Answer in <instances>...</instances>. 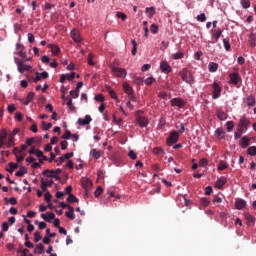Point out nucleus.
<instances>
[{"label":"nucleus","mask_w":256,"mask_h":256,"mask_svg":"<svg viewBox=\"0 0 256 256\" xmlns=\"http://www.w3.org/2000/svg\"><path fill=\"white\" fill-rule=\"evenodd\" d=\"M44 249H45V247L43 246V244L39 243V244H37V246L34 249V254L41 255V254H43Z\"/></svg>","instance_id":"393cba45"},{"label":"nucleus","mask_w":256,"mask_h":256,"mask_svg":"<svg viewBox=\"0 0 256 256\" xmlns=\"http://www.w3.org/2000/svg\"><path fill=\"white\" fill-rule=\"evenodd\" d=\"M210 73H215L219 69V65L215 62H210L208 65Z\"/></svg>","instance_id":"a878e982"},{"label":"nucleus","mask_w":256,"mask_h":256,"mask_svg":"<svg viewBox=\"0 0 256 256\" xmlns=\"http://www.w3.org/2000/svg\"><path fill=\"white\" fill-rule=\"evenodd\" d=\"M111 71L115 77H120L122 79H125L127 77V70L125 68H120L115 64L111 65Z\"/></svg>","instance_id":"7ed1b4c3"},{"label":"nucleus","mask_w":256,"mask_h":256,"mask_svg":"<svg viewBox=\"0 0 256 256\" xmlns=\"http://www.w3.org/2000/svg\"><path fill=\"white\" fill-rule=\"evenodd\" d=\"M42 174L46 175V177L54 178L56 181L61 180V177H59V175H61V168H57L56 170L46 169L43 170Z\"/></svg>","instance_id":"20e7f679"},{"label":"nucleus","mask_w":256,"mask_h":256,"mask_svg":"<svg viewBox=\"0 0 256 256\" xmlns=\"http://www.w3.org/2000/svg\"><path fill=\"white\" fill-rule=\"evenodd\" d=\"M249 45L252 48L256 47V35L254 33H251L249 36Z\"/></svg>","instance_id":"cd10ccee"},{"label":"nucleus","mask_w":256,"mask_h":256,"mask_svg":"<svg viewBox=\"0 0 256 256\" xmlns=\"http://www.w3.org/2000/svg\"><path fill=\"white\" fill-rule=\"evenodd\" d=\"M146 13H148L149 19L155 15V7L146 8Z\"/></svg>","instance_id":"e433bc0d"},{"label":"nucleus","mask_w":256,"mask_h":256,"mask_svg":"<svg viewBox=\"0 0 256 256\" xmlns=\"http://www.w3.org/2000/svg\"><path fill=\"white\" fill-rule=\"evenodd\" d=\"M217 117H218V119H220V121H225V119H227V114H225V112H223L221 110H218Z\"/></svg>","instance_id":"f704fd0d"},{"label":"nucleus","mask_w":256,"mask_h":256,"mask_svg":"<svg viewBox=\"0 0 256 256\" xmlns=\"http://www.w3.org/2000/svg\"><path fill=\"white\" fill-rule=\"evenodd\" d=\"M180 77L183 81H185L188 85H193L195 83V78L193 74L187 68H183L180 72Z\"/></svg>","instance_id":"f257e3e1"},{"label":"nucleus","mask_w":256,"mask_h":256,"mask_svg":"<svg viewBox=\"0 0 256 256\" xmlns=\"http://www.w3.org/2000/svg\"><path fill=\"white\" fill-rule=\"evenodd\" d=\"M214 135L217 139H225V130L223 128H217Z\"/></svg>","instance_id":"4be33fe9"},{"label":"nucleus","mask_w":256,"mask_h":256,"mask_svg":"<svg viewBox=\"0 0 256 256\" xmlns=\"http://www.w3.org/2000/svg\"><path fill=\"white\" fill-rule=\"evenodd\" d=\"M174 60L183 59V52H176L172 55Z\"/></svg>","instance_id":"603ef678"},{"label":"nucleus","mask_w":256,"mask_h":256,"mask_svg":"<svg viewBox=\"0 0 256 256\" xmlns=\"http://www.w3.org/2000/svg\"><path fill=\"white\" fill-rule=\"evenodd\" d=\"M250 141L251 140L249 139V137L243 136L242 139L240 140V146L242 147V149H247V147H249Z\"/></svg>","instance_id":"412c9836"},{"label":"nucleus","mask_w":256,"mask_h":256,"mask_svg":"<svg viewBox=\"0 0 256 256\" xmlns=\"http://www.w3.org/2000/svg\"><path fill=\"white\" fill-rule=\"evenodd\" d=\"M131 43H132V51H131V54L132 55H137V41L135 40H131Z\"/></svg>","instance_id":"a18cd8bd"},{"label":"nucleus","mask_w":256,"mask_h":256,"mask_svg":"<svg viewBox=\"0 0 256 256\" xmlns=\"http://www.w3.org/2000/svg\"><path fill=\"white\" fill-rule=\"evenodd\" d=\"M230 83H232V85H237V83H239V74L237 73L230 74Z\"/></svg>","instance_id":"b1692460"},{"label":"nucleus","mask_w":256,"mask_h":256,"mask_svg":"<svg viewBox=\"0 0 256 256\" xmlns=\"http://www.w3.org/2000/svg\"><path fill=\"white\" fill-rule=\"evenodd\" d=\"M160 153H165V151L162 148L156 147L153 149L154 155H160Z\"/></svg>","instance_id":"052dcab7"},{"label":"nucleus","mask_w":256,"mask_h":256,"mask_svg":"<svg viewBox=\"0 0 256 256\" xmlns=\"http://www.w3.org/2000/svg\"><path fill=\"white\" fill-rule=\"evenodd\" d=\"M91 121H93V119L91 118V116L86 115L85 118H79L77 120L78 125H80L81 127H85V125H89V123H91Z\"/></svg>","instance_id":"9d476101"},{"label":"nucleus","mask_w":256,"mask_h":256,"mask_svg":"<svg viewBox=\"0 0 256 256\" xmlns=\"http://www.w3.org/2000/svg\"><path fill=\"white\" fill-rule=\"evenodd\" d=\"M25 173H27V168H25V166H21L19 171H17L15 173L16 177H23L25 175Z\"/></svg>","instance_id":"2f4dec72"},{"label":"nucleus","mask_w":256,"mask_h":256,"mask_svg":"<svg viewBox=\"0 0 256 256\" xmlns=\"http://www.w3.org/2000/svg\"><path fill=\"white\" fill-rule=\"evenodd\" d=\"M68 209H69V211L66 212V217H68V219H72V220L75 219V212H74L73 207L68 206Z\"/></svg>","instance_id":"7c9ffc66"},{"label":"nucleus","mask_w":256,"mask_h":256,"mask_svg":"<svg viewBox=\"0 0 256 256\" xmlns=\"http://www.w3.org/2000/svg\"><path fill=\"white\" fill-rule=\"evenodd\" d=\"M128 157H130V159L135 161V159H137V153H135V151H133V150H129L128 151Z\"/></svg>","instance_id":"5fc2aeb1"},{"label":"nucleus","mask_w":256,"mask_h":256,"mask_svg":"<svg viewBox=\"0 0 256 256\" xmlns=\"http://www.w3.org/2000/svg\"><path fill=\"white\" fill-rule=\"evenodd\" d=\"M153 81H155V78L149 77V78H147V79L144 81V83H145L146 85H153Z\"/></svg>","instance_id":"338daca9"},{"label":"nucleus","mask_w":256,"mask_h":256,"mask_svg":"<svg viewBox=\"0 0 256 256\" xmlns=\"http://www.w3.org/2000/svg\"><path fill=\"white\" fill-rule=\"evenodd\" d=\"M71 157H73V152L70 153H66L64 155H62L60 158H58L56 160L57 165H61V163H64V161H67V159H71Z\"/></svg>","instance_id":"ddd939ff"},{"label":"nucleus","mask_w":256,"mask_h":256,"mask_svg":"<svg viewBox=\"0 0 256 256\" xmlns=\"http://www.w3.org/2000/svg\"><path fill=\"white\" fill-rule=\"evenodd\" d=\"M51 127H53V124L47 123L45 121L42 122V129H43V131H49V129H51Z\"/></svg>","instance_id":"37998d69"},{"label":"nucleus","mask_w":256,"mask_h":256,"mask_svg":"<svg viewBox=\"0 0 256 256\" xmlns=\"http://www.w3.org/2000/svg\"><path fill=\"white\" fill-rule=\"evenodd\" d=\"M82 183V187L84 189H89V187H91L93 185V182H91V179L87 178V177H83L81 180Z\"/></svg>","instance_id":"dca6fc26"},{"label":"nucleus","mask_w":256,"mask_h":256,"mask_svg":"<svg viewBox=\"0 0 256 256\" xmlns=\"http://www.w3.org/2000/svg\"><path fill=\"white\" fill-rule=\"evenodd\" d=\"M9 133H7V130L5 128L0 130V149H3L5 145H7V142L5 140L7 139Z\"/></svg>","instance_id":"6e6552de"},{"label":"nucleus","mask_w":256,"mask_h":256,"mask_svg":"<svg viewBox=\"0 0 256 256\" xmlns=\"http://www.w3.org/2000/svg\"><path fill=\"white\" fill-rule=\"evenodd\" d=\"M7 142L5 144V146L10 149V147H14L15 146V136H11L10 134H8L7 136Z\"/></svg>","instance_id":"aec40b11"},{"label":"nucleus","mask_w":256,"mask_h":256,"mask_svg":"<svg viewBox=\"0 0 256 256\" xmlns=\"http://www.w3.org/2000/svg\"><path fill=\"white\" fill-rule=\"evenodd\" d=\"M106 88H107V91H108L111 99H114L115 101H119V98L117 97V93H115L113 91V89H111V86H106Z\"/></svg>","instance_id":"bb28decb"},{"label":"nucleus","mask_w":256,"mask_h":256,"mask_svg":"<svg viewBox=\"0 0 256 256\" xmlns=\"http://www.w3.org/2000/svg\"><path fill=\"white\" fill-rule=\"evenodd\" d=\"M212 99H219L221 97V86L217 84L216 82L213 83L212 85Z\"/></svg>","instance_id":"0eeeda50"},{"label":"nucleus","mask_w":256,"mask_h":256,"mask_svg":"<svg viewBox=\"0 0 256 256\" xmlns=\"http://www.w3.org/2000/svg\"><path fill=\"white\" fill-rule=\"evenodd\" d=\"M226 127H227L228 133H231L233 131V127H235V124L233 123V121H228L226 123Z\"/></svg>","instance_id":"de8ad7c7"},{"label":"nucleus","mask_w":256,"mask_h":256,"mask_svg":"<svg viewBox=\"0 0 256 256\" xmlns=\"http://www.w3.org/2000/svg\"><path fill=\"white\" fill-rule=\"evenodd\" d=\"M116 17H117V19H121L122 21H125L127 19V14H125L123 12H117Z\"/></svg>","instance_id":"8fccbe9b"},{"label":"nucleus","mask_w":256,"mask_h":256,"mask_svg":"<svg viewBox=\"0 0 256 256\" xmlns=\"http://www.w3.org/2000/svg\"><path fill=\"white\" fill-rule=\"evenodd\" d=\"M150 31H151V33H153V35H157V33L159 31V26H157L156 24H152L150 26Z\"/></svg>","instance_id":"09e8293b"},{"label":"nucleus","mask_w":256,"mask_h":256,"mask_svg":"<svg viewBox=\"0 0 256 256\" xmlns=\"http://www.w3.org/2000/svg\"><path fill=\"white\" fill-rule=\"evenodd\" d=\"M244 218L247 221V225H249L250 223H255V217L251 216V214H245Z\"/></svg>","instance_id":"c9c22d12"},{"label":"nucleus","mask_w":256,"mask_h":256,"mask_svg":"<svg viewBox=\"0 0 256 256\" xmlns=\"http://www.w3.org/2000/svg\"><path fill=\"white\" fill-rule=\"evenodd\" d=\"M197 21H200V23H205L207 21V16L205 13H201L196 17Z\"/></svg>","instance_id":"79ce46f5"},{"label":"nucleus","mask_w":256,"mask_h":256,"mask_svg":"<svg viewBox=\"0 0 256 256\" xmlns=\"http://www.w3.org/2000/svg\"><path fill=\"white\" fill-rule=\"evenodd\" d=\"M160 69L162 73H165L166 75L171 73V66L169 65V63H167V61H162L160 63Z\"/></svg>","instance_id":"9b49d317"},{"label":"nucleus","mask_w":256,"mask_h":256,"mask_svg":"<svg viewBox=\"0 0 256 256\" xmlns=\"http://www.w3.org/2000/svg\"><path fill=\"white\" fill-rule=\"evenodd\" d=\"M240 3L243 9H249L251 7V2L249 0H241Z\"/></svg>","instance_id":"ea45409f"},{"label":"nucleus","mask_w":256,"mask_h":256,"mask_svg":"<svg viewBox=\"0 0 256 256\" xmlns=\"http://www.w3.org/2000/svg\"><path fill=\"white\" fill-rule=\"evenodd\" d=\"M41 217L44 219V221L51 223V221L55 219V214L53 212H47L46 214H41Z\"/></svg>","instance_id":"2eb2a0df"},{"label":"nucleus","mask_w":256,"mask_h":256,"mask_svg":"<svg viewBox=\"0 0 256 256\" xmlns=\"http://www.w3.org/2000/svg\"><path fill=\"white\" fill-rule=\"evenodd\" d=\"M14 63L17 66L18 72H20L21 74L25 73V71H30L33 69V66L23 64V60L17 58L16 56H14Z\"/></svg>","instance_id":"f03ea898"},{"label":"nucleus","mask_w":256,"mask_h":256,"mask_svg":"<svg viewBox=\"0 0 256 256\" xmlns=\"http://www.w3.org/2000/svg\"><path fill=\"white\" fill-rule=\"evenodd\" d=\"M68 81H73L75 79V72H71L70 74H64Z\"/></svg>","instance_id":"e2e57ef3"},{"label":"nucleus","mask_w":256,"mask_h":256,"mask_svg":"<svg viewBox=\"0 0 256 256\" xmlns=\"http://www.w3.org/2000/svg\"><path fill=\"white\" fill-rule=\"evenodd\" d=\"M47 77H49V73H47V71H44L42 73L36 72V77L33 79V81L34 83H37L42 79H47Z\"/></svg>","instance_id":"f8f14e48"},{"label":"nucleus","mask_w":256,"mask_h":256,"mask_svg":"<svg viewBox=\"0 0 256 256\" xmlns=\"http://www.w3.org/2000/svg\"><path fill=\"white\" fill-rule=\"evenodd\" d=\"M223 45L226 51H230L231 50V44L229 43V40L224 39L223 40Z\"/></svg>","instance_id":"864d4df0"},{"label":"nucleus","mask_w":256,"mask_h":256,"mask_svg":"<svg viewBox=\"0 0 256 256\" xmlns=\"http://www.w3.org/2000/svg\"><path fill=\"white\" fill-rule=\"evenodd\" d=\"M71 37H72L73 41H75L76 43H80V41H81V34L79 33V31L72 30L71 31Z\"/></svg>","instance_id":"a211bd4d"},{"label":"nucleus","mask_w":256,"mask_h":256,"mask_svg":"<svg viewBox=\"0 0 256 256\" xmlns=\"http://www.w3.org/2000/svg\"><path fill=\"white\" fill-rule=\"evenodd\" d=\"M22 151H27V144L21 145V150H18L17 148H14V154L17 155V153H22Z\"/></svg>","instance_id":"3c124183"},{"label":"nucleus","mask_w":256,"mask_h":256,"mask_svg":"<svg viewBox=\"0 0 256 256\" xmlns=\"http://www.w3.org/2000/svg\"><path fill=\"white\" fill-rule=\"evenodd\" d=\"M199 165H200V167H207V165H209V161H207L206 158H202L199 161Z\"/></svg>","instance_id":"6e6d98bb"},{"label":"nucleus","mask_w":256,"mask_h":256,"mask_svg":"<svg viewBox=\"0 0 256 256\" xmlns=\"http://www.w3.org/2000/svg\"><path fill=\"white\" fill-rule=\"evenodd\" d=\"M9 167H10V169H8V172L13 173V171H15V169H17L19 167V165L17 163L10 162Z\"/></svg>","instance_id":"c03bdc74"},{"label":"nucleus","mask_w":256,"mask_h":256,"mask_svg":"<svg viewBox=\"0 0 256 256\" xmlns=\"http://www.w3.org/2000/svg\"><path fill=\"white\" fill-rule=\"evenodd\" d=\"M249 125H251V122L247 120V118H241L238 123L239 133H247V129H249Z\"/></svg>","instance_id":"39448f33"},{"label":"nucleus","mask_w":256,"mask_h":256,"mask_svg":"<svg viewBox=\"0 0 256 256\" xmlns=\"http://www.w3.org/2000/svg\"><path fill=\"white\" fill-rule=\"evenodd\" d=\"M113 121H114L117 125H121V123H123V119H122V118H117V116H113Z\"/></svg>","instance_id":"774afa93"},{"label":"nucleus","mask_w":256,"mask_h":256,"mask_svg":"<svg viewBox=\"0 0 256 256\" xmlns=\"http://www.w3.org/2000/svg\"><path fill=\"white\" fill-rule=\"evenodd\" d=\"M42 191H47V187H53V180L50 181H44L43 179L41 180V185H40Z\"/></svg>","instance_id":"6ab92c4d"},{"label":"nucleus","mask_w":256,"mask_h":256,"mask_svg":"<svg viewBox=\"0 0 256 256\" xmlns=\"http://www.w3.org/2000/svg\"><path fill=\"white\" fill-rule=\"evenodd\" d=\"M35 225H38V229H46L47 228V224L45 222H39V220L35 221Z\"/></svg>","instance_id":"49530a36"},{"label":"nucleus","mask_w":256,"mask_h":256,"mask_svg":"<svg viewBox=\"0 0 256 256\" xmlns=\"http://www.w3.org/2000/svg\"><path fill=\"white\" fill-rule=\"evenodd\" d=\"M42 237H41V233L40 232H35L34 233V240L36 243H39V241H41Z\"/></svg>","instance_id":"680f3d73"},{"label":"nucleus","mask_w":256,"mask_h":256,"mask_svg":"<svg viewBox=\"0 0 256 256\" xmlns=\"http://www.w3.org/2000/svg\"><path fill=\"white\" fill-rule=\"evenodd\" d=\"M70 95L73 99H78L79 98V91L78 90H71Z\"/></svg>","instance_id":"4d7b16f0"},{"label":"nucleus","mask_w":256,"mask_h":256,"mask_svg":"<svg viewBox=\"0 0 256 256\" xmlns=\"http://www.w3.org/2000/svg\"><path fill=\"white\" fill-rule=\"evenodd\" d=\"M225 183H227V178H225V177H220V178H218L217 180H216V182H215V187L217 188V189H223V186L225 185Z\"/></svg>","instance_id":"4468645a"},{"label":"nucleus","mask_w":256,"mask_h":256,"mask_svg":"<svg viewBox=\"0 0 256 256\" xmlns=\"http://www.w3.org/2000/svg\"><path fill=\"white\" fill-rule=\"evenodd\" d=\"M71 137H72L71 131L66 130L64 135L62 136V139L69 140V139H71Z\"/></svg>","instance_id":"bf43d9fd"},{"label":"nucleus","mask_w":256,"mask_h":256,"mask_svg":"<svg viewBox=\"0 0 256 256\" xmlns=\"http://www.w3.org/2000/svg\"><path fill=\"white\" fill-rule=\"evenodd\" d=\"M95 101H99L100 103H103V101H105V97L103 96V94H97L94 97Z\"/></svg>","instance_id":"13d9d810"},{"label":"nucleus","mask_w":256,"mask_h":256,"mask_svg":"<svg viewBox=\"0 0 256 256\" xmlns=\"http://www.w3.org/2000/svg\"><path fill=\"white\" fill-rule=\"evenodd\" d=\"M229 167V164L225 161H220L218 164V171H224V169H227Z\"/></svg>","instance_id":"72a5a7b5"},{"label":"nucleus","mask_w":256,"mask_h":256,"mask_svg":"<svg viewBox=\"0 0 256 256\" xmlns=\"http://www.w3.org/2000/svg\"><path fill=\"white\" fill-rule=\"evenodd\" d=\"M67 201H68L69 203H78V202H79V199H77V197H75V195L69 194V195H68V198H67Z\"/></svg>","instance_id":"58836bf2"},{"label":"nucleus","mask_w":256,"mask_h":256,"mask_svg":"<svg viewBox=\"0 0 256 256\" xmlns=\"http://www.w3.org/2000/svg\"><path fill=\"white\" fill-rule=\"evenodd\" d=\"M138 125L140 127H147V125H149V120L143 116H140L138 117Z\"/></svg>","instance_id":"5701e85b"},{"label":"nucleus","mask_w":256,"mask_h":256,"mask_svg":"<svg viewBox=\"0 0 256 256\" xmlns=\"http://www.w3.org/2000/svg\"><path fill=\"white\" fill-rule=\"evenodd\" d=\"M51 193L50 192H46L45 194H44V199H45V201L47 202V203H51Z\"/></svg>","instance_id":"0e129e2a"},{"label":"nucleus","mask_w":256,"mask_h":256,"mask_svg":"<svg viewBox=\"0 0 256 256\" xmlns=\"http://www.w3.org/2000/svg\"><path fill=\"white\" fill-rule=\"evenodd\" d=\"M247 153L248 155H250L251 157H255L256 155V147L255 146H251L247 149Z\"/></svg>","instance_id":"a19ab883"},{"label":"nucleus","mask_w":256,"mask_h":256,"mask_svg":"<svg viewBox=\"0 0 256 256\" xmlns=\"http://www.w3.org/2000/svg\"><path fill=\"white\" fill-rule=\"evenodd\" d=\"M179 141V132L178 131H172L167 138V145L171 147V145H175Z\"/></svg>","instance_id":"423d86ee"},{"label":"nucleus","mask_w":256,"mask_h":256,"mask_svg":"<svg viewBox=\"0 0 256 256\" xmlns=\"http://www.w3.org/2000/svg\"><path fill=\"white\" fill-rule=\"evenodd\" d=\"M51 49H52V54H53V55L59 54L60 49H59L57 46L52 45V46H51Z\"/></svg>","instance_id":"69168bd1"},{"label":"nucleus","mask_w":256,"mask_h":256,"mask_svg":"<svg viewBox=\"0 0 256 256\" xmlns=\"http://www.w3.org/2000/svg\"><path fill=\"white\" fill-rule=\"evenodd\" d=\"M90 156L94 159H99L101 157V152H99L97 149H92L90 151Z\"/></svg>","instance_id":"473e14b6"},{"label":"nucleus","mask_w":256,"mask_h":256,"mask_svg":"<svg viewBox=\"0 0 256 256\" xmlns=\"http://www.w3.org/2000/svg\"><path fill=\"white\" fill-rule=\"evenodd\" d=\"M123 89L125 93H127V95H130V96L133 95V88L128 83L123 84Z\"/></svg>","instance_id":"c85d7f7f"},{"label":"nucleus","mask_w":256,"mask_h":256,"mask_svg":"<svg viewBox=\"0 0 256 256\" xmlns=\"http://www.w3.org/2000/svg\"><path fill=\"white\" fill-rule=\"evenodd\" d=\"M246 205H247V202L243 199H239L235 203V207H236V209H238V211L245 209Z\"/></svg>","instance_id":"f3484780"},{"label":"nucleus","mask_w":256,"mask_h":256,"mask_svg":"<svg viewBox=\"0 0 256 256\" xmlns=\"http://www.w3.org/2000/svg\"><path fill=\"white\" fill-rule=\"evenodd\" d=\"M34 98H35V93L29 92L26 97V101H24V105H29V103H31V101H33Z\"/></svg>","instance_id":"c756f323"},{"label":"nucleus","mask_w":256,"mask_h":256,"mask_svg":"<svg viewBox=\"0 0 256 256\" xmlns=\"http://www.w3.org/2000/svg\"><path fill=\"white\" fill-rule=\"evenodd\" d=\"M246 103L249 107H253V105H255V97L253 96H248Z\"/></svg>","instance_id":"4c0bfd02"},{"label":"nucleus","mask_w":256,"mask_h":256,"mask_svg":"<svg viewBox=\"0 0 256 256\" xmlns=\"http://www.w3.org/2000/svg\"><path fill=\"white\" fill-rule=\"evenodd\" d=\"M172 107H178V109H183L185 107V101L181 98H173L171 100Z\"/></svg>","instance_id":"1a4fd4ad"}]
</instances>
